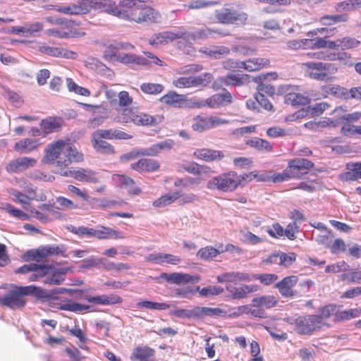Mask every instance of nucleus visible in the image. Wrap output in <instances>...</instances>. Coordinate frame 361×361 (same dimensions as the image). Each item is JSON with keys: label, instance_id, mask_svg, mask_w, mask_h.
Here are the masks:
<instances>
[{"label": "nucleus", "instance_id": "obj_1", "mask_svg": "<svg viewBox=\"0 0 361 361\" xmlns=\"http://www.w3.org/2000/svg\"><path fill=\"white\" fill-rule=\"evenodd\" d=\"M84 160L83 154L78 150L70 138L59 139L48 144L44 149L42 163L54 165L59 171H69L72 163Z\"/></svg>", "mask_w": 361, "mask_h": 361}, {"label": "nucleus", "instance_id": "obj_2", "mask_svg": "<svg viewBox=\"0 0 361 361\" xmlns=\"http://www.w3.org/2000/svg\"><path fill=\"white\" fill-rule=\"evenodd\" d=\"M219 283H226V290L233 300H242L246 298L249 294L257 292L259 290L257 285L242 284L235 286L233 283L240 282H250L251 275L246 272L231 271L223 273L216 277Z\"/></svg>", "mask_w": 361, "mask_h": 361}, {"label": "nucleus", "instance_id": "obj_3", "mask_svg": "<svg viewBox=\"0 0 361 361\" xmlns=\"http://www.w3.org/2000/svg\"><path fill=\"white\" fill-rule=\"evenodd\" d=\"M314 166V164L305 158L288 160L286 168L282 172L274 173V183H282L290 179H300Z\"/></svg>", "mask_w": 361, "mask_h": 361}, {"label": "nucleus", "instance_id": "obj_4", "mask_svg": "<svg viewBox=\"0 0 361 361\" xmlns=\"http://www.w3.org/2000/svg\"><path fill=\"white\" fill-rule=\"evenodd\" d=\"M308 76L318 81H331L338 72L336 63L322 61H308L302 64Z\"/></svg>", "mask_w": 361, "mask_h": 361}, {"label": "nucleus", "instance_id": "obj_5", "mask_svg": "<svg viewBox=\"0 0 361 361\" xmlns=\"http://www.w3.org/2000/svg\"><path fill=\"white\" fill-rule=\"evenodd\" d=\"M42 290L35 286H17L4 297H0V303L11 309L22 308L26 303L25 295L38 294Z\"/></svg>", "mask_w": 361, "mask_h": 361}, {"label": "nucleus", "instance_id": "obj_6", "mask_svg": "<svg viewBox=\"0 0 361 361\" xmlns=\"http://www.w3.org/2000/svg\"><path fill=\"white\" fill-rule=\"evenodd\" d=\"M315 314L295 315L286 319L293 326V330L300 335H312L321 330L320 322Z\"/></svg>", "mask_w": 361, "mask_h": 361}, {"label": "nucleus", "instance_id": "obj_7", "mask_svg": "<svg viewBox=\"0 0 361 361\" xmlns=\"http://www.w3.org/2000/svg\"><path fill=\"white\" fill-rule=\"evenodd\" d=\"M120 123H133L137 126H155L158 123L157 118L144 112H140L137 108H124L117 116Z\"/></svg>", "mask_w": 361, "mask_h": 361}, {"label": "nucleus", "instance_id": "obj_8", "mask_svg": "<svg viewBox=\"0 0 361 361\" xmlns=\"http://www.w3.org/2000/svg\"><path fill=\"white\" fill-rule=\"evenodd\" d=\"M239 185L238 174L234 171H230L214 176L207 183L208 189L218 190L224 192H233Z\"/></svg>", "mask_w": 361, "mask_h": 361}, {"label": "nucleus", "instance_id": "obj_9", "mask_svg": "<svg viewBox=\"0 0 361 361\" xmlns=\"http://www.w3.org/2000/svg\"><path fill=\"white\" fill-rule=\"evenodd\" d=\"M214 16L219 23L224 25H244L247 23L248 19L247 13L231 7H224L221 10H216Z\"/></svg>", "mask_w": 361, "mask_h": 361}, {"label": "nucleus", "instance_id": "obj_10", "mask_svg": "<svg viewBox=\"0 0 361 361\" xmlns=\"http://www.w3.org/2000/svg\"><path fill=\"white\" fill-rule=\"evenodd\" d=\"M161 15L159 11L149 5L145 1L137 0L135 23H159Z\"/></svg>", "mask_w": 361, "mask_h": 361}, {"label": "nucleus", "instance_id": "obj_11", "mask_svg": "<svg viewBox=\"0 0 361 361\" xmlns=\"http://www.w3.org/2000/svg\"><path fill=\"white\" fill-rule=\"evenodd\" d=\"M52 269V265L44 263H29L24 264L16 270L18 274H29L27 276L28 281L43 282L44 279L49 274Z\"/></svg>", "mask_w": 361, "mask_h": 361}, {"label": "nucleus", "instance_id": "obj_12", "mask_svg": "<svg viewBox=\"0 0 361 361\" xmlns=\"http://www.w3.org/2000/svg\"><path fill=\"white\" fill-rule=\"evenodd\" d=\"M212 80L211 73H204L197 76H181L174 79L172 85L178 89L191 87H204L207 86Z\"/></svg>", "mask_w": 361, "mask_h": 361}, {"label": "nucleus", "instance_id": "obj_13", "mask_svg": "<svg viewBox=\"0 0 361 361\" xmlns=\"http://www.w3.org/2000/svg\"><path fill=\"white\" fill-rule=\"evenodd\" d=\"M137 0H121L116 4L114 16L135 23Z\"/></svg>", "mask_w": 361, "mask_h": 361}, {"label": "nucleus", "instance_id": "obj_14", "mask_svg": "<svg viewBox=\"0 0 361 361\" xmlns=\"http://www.w3.org/2000/svg\"><path fill=\"white\" fill-rule=\"evenodd\" d=\"M159 101L167 106L176 109L196 108L193 106V101L189 102L187 95L178 94L175 91L168 92Z\"/></svg>", "mask_w": 361, "mask_h": 361}, {"label": "nucleus", "instance_id": "obj_15", "mask_svg": "<svg viewBox=\"0 0 361 361\" xmlns=\"http://www.w3.org/2000/svg\"><path fill=\"white\" fill-rule=\"evenodd\" d=\"M232 99L231 93L225 91L222 93L214 94L206 100H194L193 106L196 108H202L206 105L211 108H219L230 104L232 102Z\"/></svg>", "mask_w": 361, "mask_h": 361}, {"label": "nucleus", "instance_id": "obj_16", "mask_svg": "<svg viewBox=\"0 0 361 361\" xmlns=\"http://www.w3.org/2000/svg\"><path fill=\"white\" fill-rule=\"evenodd\" d=\"M278 79V74L276 72H268L266 73L259 74L253 78V81L257 84V90L258 94L272 97L276 93V89L274 85L267 84L265 82L267 80H276Z\"/></svg>", "mask_w": 361, "mask_h": 361}, {"label": "nucleus", "instance_id": "obj_17", "mask_svg": "<svg viewBox=\"0 0 361 361\" xmlns=\"http://www.w3.org/2000/svg\"><path fill=\"white\" fill-rule=\"evenodd\" d=\"M59 173L64 177H73L74 179L89 183H98L100 178L97 173L91 169L80 168L77 170L59 171Z\"/></svg>", "mask_w": 361, "mask_h": 361}, {"label": "nucleus", "instance_id": "obj_18", "mask_svg": "<svg viewBox=\"0 0 361 361\" xmlns=\"http://www.w3.org/2000/svg\"><path fill=\"white\" fill-rule=\"evenodd\" d=\"M37 164V159L32 157H19L11 161L5 166L8 173H19L30 168L34 167Z\"/></svg>", "mask_w": 361, "mask_h": 361}, {"label": "nucleus", "instance_id": "obj_19", "mask_svg": "<svg viewBox=\"0 0 361 361\" xmlns=\"http://www.w3.org/2000/svg\"><path fill=\"white\" fill-rule=\"evenodd\" d=\"M298 281V277L295 275L288 276L276 283L274 286L283 298H293L296 295L294 287Z\"/></svg>", "mask_w": 361, "mask_h": 361}, {"label": "nucleus", "instance_id": "obj_20", "mask_svg": "<svg viewBox=\"0 0 361 361\" xmlns=\"http://www.w3.org/2000/svg\"><path fill=\"white\" fill-rule=\"evenodd\" d=\"M87 2L86 0H78L75 4L67 6H51L56 11L66 15H83L87 13Z\"/></svg>", "mask_w": 361, "mask_h": 361}, {"label": "nucleus", "instance_id": "obj_21", "mask_svg": "<svg viewBox=\"0 0 361 361\" xmlns=\"http://www.w3.org/2000/svg\"><path fill=\"white\" fill-rule=\"evenodd\" d=\"M107 98L111 106L119 113L121 109L129 107L133 102V97L129 94L128 92L123 90L118 93V100L116 99V93L109 92L106 93Z\"/></svg>", "mask_w": 361, "mask_h": 361}, {"label": "nucleus", "instance_id": "obj_22", "mask_svg": "<svg viewBox=\"0 0 361 361\" xmlns=\"http://www.w3.org/2000/svg\"><path fill=\"white\" fill-rule=\"evenodd\" d=\"M193 157L205 162L219 161L224 157L222 151L209 148H198L193 152Z\"/></svg>", "mask_w": 361, "mask_h": 361}, {"label": "nucleus", "instance_id": "obj_23", "mask_svg": "<svg viewBox=\"0 0 361 361\" xmlns=\"http://www.w3.org/2000/svg\"><path fill=\"white\" fill-rule=\"evenodd\" d=\"M361 178V161L347 163L345 171L338 176V179L342 182L355 181Z\"/></svg>", "mask_w": 361, "mask_h": 361}, {"label": "nucleus", "instance_id": "obj_24", "mask_svg": "<svg viewBox=\"0 0 361 361\" xmlns=\"http://www.w3.org/2000/svg\"><path fill=\"white\" fill-rule=\"evenodd\" d=\"M160 168V163L153 159L142 158L130 164V169L138 172L152 173L157 171Z\"/></svg>", "mask_w": 361, "mask_h": 361}, {"label": "nucleus", "instance_id": "obj_25", "mask_svg": "<svg viewBox=\"0 0 361 361\" xmlns=\"http://www.w3.org/2000/svg\"><path fill=\"white\" fill-rule=\"evenodd\" d=\"M39 51L45 55L57 58L75 59L77 56L76 52L59 47L44 45L39 47Z\"/></svg>", "mask_w": 361, "mask_h": 361}, {"label": "nucleus", "instance_id": "obj_26", "mask_svg": "<svg viewBox=\"0 0 361 361\" xmlns=\"http://www.w3.org/2000/svg\"><path fill=\"white\" fill-rule=\"evenodd\" d=\"M185 34L171 31L159 32L153 35L149 39V43L153 46L168 44L176 39L183 38Z\"/></svg>", "mask_w": 361, "mask_h": 361}, {"label": "nucleus", "instance_id": "obj_27", "mask_svg": "<svg viewBox=\"0 0 361 361\" xmlns=\"http://www.w3.org/2000/svg\"><path fill=\"white\" fill-rule=\"evenodd\" d=\"M174 145V142L171 139H166L165 140L159 142L151 145L146 149H142V156L156 157L164 151L170 150Z\"/></svg>", "mask_w": 361, "mask_h": 361}, {"label": "nucleus", "instance_id": "obj_28", "mask_svg": "<svg viewBox=\"0 0 361 361\" xmlns=\"http://www.w3.org/2000/svg\"><path fill=\"white\" fill-rule=\"evenodd\" d=\"M71 269L70 267L54 269L52 267L43 283L47 285H59L65 281L67 272L71 271Z\"/></svg>", "mask_w": 361, "mask_h": 361}, {"label": "nucleus", "instance_id": "obj_29", "mask_svg": "<svg viewBox=\"0 0 361 361\" xmlns=\"http://www.w3.org/2000/svg\"><path fill=\"white\" fill-rule=\"evenodd\" d=\"M93 133L106 140H129L133 137L128 133L115 128L98 129Z\"/></svg>", "mask_w": 361, "mask_h": 361}, {"label": "nucleus", "instance_id": "obj_30", "mask_svg": "<svg viewBox=\"0 0 361 361\" xmlns=\"http://www.w3.org/2000/svg\"><path fill=\"white\" fill-rule=\"evenodd\" d=\"M82 298L89 302L103 305L118 304L122 302V298L116 294H111L110 295H101L97 296L85 295Z\"/></svg>", "mask_w": 361, "mask_h": 361}, {"label": "nucleus", "instance_id": "obj_31", "mask_svg": "<svg viewBox=\"0 0 361 361\" xmlns=\"http://www.w3.org/2000/svg\"><path fill=\"white\" fill-rule=\"evenodd\" d=\"M39 145V140L24 138L16 142L13 149L20 154H28L37 150Z\"/></svg>", "mask_w": 361, "mask_h": 361}, {"label": "nucleus", "instance_id": "obj_32", "mask_svg": "<svg viewBox=\"0 0 361 361\" xmlns=\"http://www.w3.org/2000/svg\"><path fill=\"white\" fill-rule=\"evenodd\" d=\"M154 349L147 345L135 347L130 357L132 361H148L154 356Z\"/></svg>", "mask_w": 361, "mask_h": 361}, {"label": "nucleus", "instance_id": "obj_33", "mask_svg": "<svg viewBox=\"0 0 361 361\" xmlns=\"http://www.w3.org/2000/svg\"><path fill=\"white\" fill-rule=\"evenodd\" d=\"M91 142L94 149L101 154H113L115 149L113 145L92 133L91 135Z\"/></svg>", "mask_w": 361, "mask_h": 361}, {"label": "nucleus", "instance_id": "obj_34", "mask_svg": "<svg viewBox=\"0 0 361 361\" xmlns=\"http://www.w3.org/2000/svg\"><path fill=\"white\" fill-rule=\"evenodd\" d=\"M94 238L99 240H106L109 238L123 239L124 235L118 231L114 230L110 227L99 225L94 228Z\"/></svg>", "mask_w": 361, "mask_h": 361}, {"label": "nucleus", "instance_id": "obj_35", "mask_svg": "<svg viewBox=\"0 0 361 361\" xmlns=\"http://www.w3.org/2000/svg\"><path fill=\"white\" fill-rule=\"evenodd\" d=\"M87 2V13L91 9L99 10L109 15L114 16V13L111 11L115 10L116 2L111 0L102 1L101 0H86Z\"/></svg>", "mask_w": 361, "mask_h": 361}, {"label": "nucleus", "instance_id": "obj_36", "mask_svg": "<svg viewBox=\"0 0 361 361\" xmlns=\"http://www.w3.org/2000/svg\"><path fill=\"white\" fill-rule=\"evenodd\" d=\"M63 126V120L59 117H48L42 119L39 123L44 134H49L59 130Z\"/></svg>", "mask_w": 361, "mask_h": 361}, {"label": "nucleus", "instance_id": "obj_37", "mask_svg": "<svg viewBox=\"0 0 361 361\" xmlns=\"http://www.w3.org/2000/svg\"><path fill=\"white\" fill-rule=\"evenodd\" d=\"M147 260L157 264L167 263L170 264H178L180 262L178 256L166 253L149 254L147 257Z\"/></svg>", "mask_w": 361, "mask_h": 361}, {"label": "nucleus", "instance_id": "obj_38", "mask_svg": "<svg viewBox=\"0 0 361 361\" xmlns=\"http://www.w3.org/2000/svg\"><path fill=\"white\" fill-rule=\"evenodd\" d=\"M183 33L185 35L183 38L192 40L205 39L208 37L209 35L213 33H217L222 36H227L229 35L228 32H224L221 30H215L209 27L200 29L192 32H185Z\"/></svg>", "mask_w": 361, "mask_h": 361}, {"label": "nucleus", "instance_id": "obj_39", "mask_svg": "<svg viewBox=\"0 0 361 361\" xmlns=\"http://www.w3.org/2000/svg\"><path fill=\"white\" fill-rule=\"evenodd\" d=\"M126 65L145 66L147 63L145 58L131 53H121L116 61Z\"/></svg>", "mask_w": 361, "mask_h": 361}, {"label": "nucleus", "instance_id": "obj_40", "mask_svg": "<svg viewBox=\"0 0 361 361\" xmlns=\"http://www.w3.org/2000/svg\"><path fill=\"white\" fill-rule=\"evenodd\" d=\"M270 66V61L267 58H252L244 61V69L252 72Z\"/></svg>", "mask_w": 361, "mask_h": 361}, {"label": "nucleus", "instance_id": "obj_41", "mask_svg": "<svg viewBox=\"0 0 361 361\" xmlns=\"http://www.w3.org/2000/svg\"><path fill=\"white\" fill-rule=\"evenodd\" d=\"M196 318L203 319L205 317H226V312L220 307H195Z\"/></svg>", "mask_w": 361, "mask_h": 361}, {"label": "nucleus", "instance_id": "obj_42", "mask_svg": "<svg viewBox=\"0 0 361 361\" xmlns=\"http://www.w3.org/2000/svg\"><path fill=\"white\" fill-rule=\"evenodd\" d=\"M160 278L177 285L186 284L192 281V276L184 273H161Z\"/></svg>", "mask_w": 361, "mask_h": 361}, {"label": "nucleus", "instance_id": "obj_43", "mask_svg": "<svg viewBox=\"0 0 361 361\" xmlns=\"http://www.w3.org/2000/svg\"><path fill=\"white\" fill-rule=\"evenodd\" d=\"M220 80L221 83L226 86H241L249 82V75L247 74H228L222 77Z\"/></svg>", "mask_w": 361, "mask_h": 361}, {"label": "nucleus", "instance_id": "obj_44", "mask_svg": "<svg viewBox=\"0 0 361 361\" xmlns=\"http://www.w3.org/2000/svg\"><path fill=\"white\" fill-rule=\"evenodd\" d=\"M80 25L75 20H67L64 25L61 27V31L68 35V38L80 37L85 35V32L77 26Z\"/></svg>", "mask_w": 361, "mask_h": 361}, {"label": "nucleus", "instance_id": "obj_45", "mask_svg": "<svg viewBox=\"0 0 361 361\" xmlns=\"http://www.w3.org/2000/svg\"><path fill=\"white\" fill-rule=\"evenodd\" d=\"M252 302L256 307H261L262 309H271L278 304L279 300L274 295H266L254 298Z\"/></svg>", "mask_w": 361, "mask_h": 361}, {"label": "nucleus", "instance_id": "obj_46", "mask_svg": "<svg viewBox=\"0 0 361 361\" xmlns=\"http://www.w3.org/2000/svg\"><path fill=\"white\" fill-rule=\"evenodd\" d=\"M336 304H328L322 307L319 310V314H316L318 317V320L320 322V326L322 328L324 326H329L328 324L324 322V319L330 318L331 316L335 317L336 312Z\"/></svg>", "mask_w": 361, "mask_h": 361}, {"label": "nucleus", "instance_id": "obj_47", "mask_svg": "<svg viewBox=\"0 0 361 361\" xmlns=\"http://www.w3.org/2000/svg\"><path fill=\"white\" fill-rule=\"evenodd\" d=\"M361 314V308H352L347 310H340L336 305V316L334 318L335 322L347 321L353 318L358 317Z\"/></svg>", "mask_w": 361, "mask_h": 361}, {"label": "nucleus", "instance_id": "obj_48", "mask_svg": "<svg viewBox=\"0 0 361 361\" xmlns=\"http://www.w3.org/2000/svg\"><path fill=\"white\" fill-rule=\"evenodd\" d=\"M245 144L258 151L271 152L273 150V146L269 141L259 137L247 139Z\"/></svg>", "mask_w": 361, "mask_h": 361}, {"label": "nucleus", "instance_id": "obj_49", "mask_svg": "<svg viewBox=\"0 0 361 361\" xmlns=\"http://www.w3.org/2000/svg\"><path fill=\"white\" fill-rule=\"evenodd\" d=\"M42 247V252L44 258H46L49 256L52 255H61L63 257H68V255L66 254V247L63 245H47Z\"/></svg>", "mask_w": 361, "mask_h": 361}, {"label": "nucleus", "instance_id": "obj_50", "mask_svg": "<svg viewBox=\"0 0 361 361\" xmlns=\"http://www.w3.org/2000/svg\"><path fill=\"white\" fill-rule=\"evenodd\" d=\"M90 306L75 302L71 300H67L59 304L57 308L60 310H66L73 312H79L85 310H88Z\"/></svg>", "mask_w": 361, "mask_h": 361}, {"label": "nucleus", "instance_id": "obj_51", "mask_svg": "<svg viewBox=\"0 0 361 361\" xmlns=\"http://www.w3.org/2000/svg\"><path fill=\"white\" fill-rule=\"evenodd\" d=\"M180 197V192L176 191L173 194H165L156 199L152 205L154 207H163L174 202Z\"/></svg>", "mask_w": 361, "mask_h": 361}, {"label": "nucleus", "instance_id": "obj_52", "mask_svg": "<svg viewBox=\"0 0 361 361\" xmlns=\"http://www.w3.org/2000/svg\"><path fill=\"white\" fill-rule=\"evenodd\" d=\"M9 192L14 197L13 200L16 202L22 204L23 205L28 204L29 201L35 197V190L32 188L27 191L28 195H25L15 189H11Z\"/></svg>", "mask_w": 361, "mask_h": 361}, {"label": "nucleus", "instance_id": "obj_53", "mask_svg": "<svg viewBox=\"0 0 361 361\" xmlns=\"http://www.w3.org/2000/svg\"><path fill=\"white\" fill-rule=\"evenodd\" d=\"M285 102L291 105H305L308 103L309 99L307 97L300 93L288 92L284 97Z\"/></svg>", "mask_w": 361, "mask_h": 361}, {"label": "nucleus", "instance_id": "obj_54", "mask_svg": "<svg viewBox=\"0 0 361 361\" xmlns=\"http://www.w3.org/2000/svg\"><path fill=\"white\" fill-rule=\"evenodd\" d=\"M1 208L5 209L10 216L21 220H28L30 216L19 209L16 208L10 203H3Z\"/></svg>", "mask_w": 361, "mask_h": 361}, {"label": "nucleus", "instance_id": "obj_55", "mask_svg": "<svg viewBox=\"0 0 361 361\" xmlns=\"http://www.w3.org/2000/svg\"><path fill=\"white\" fill-rule=\"evenodd\" d=\"M68 228L71 233L80 238H94V228H88L83 226L78 227L71 226Z\"/></svg>", "mask_w": 361, "mask_h": 361}, {"label": "nucleus", "instance_id": "obj_56", "mask_svg": "<svg viewBox=\"0 0 361 361\" xmlns=\"http://www.w3.org/2000/svg\"><path fill=\"white\" fill-rule=\"evenodd\" d=\"M119 54L118 47L116 44H109L104 45L103 51V58L106 61H116Z\"/></svg>", "mask_w": 361, "mask_h": 361}, {"label": "nucleus", "instance_id": "obj_57", "mask_svg": "<svg viewBox=\"0 0 361 361\" xmlns=\"http://www.w3.org/2000/svg\"><path fill=\"white\" fill-rule=\"evenodd\" d=\"M326 92L339 99H349V90L338 85L328 87Z\"/></svg>", "mask_w": 361, "mask_h": 361}, {"label": "nucleus", "instance_id": "obj_58", "mask_svg": "<svg viewBox=\"0 0 361 361\" xmlns=\"http://www.w3.org/2000/svg\"><path fill=\"white\" fill-rule=\"evenodd\" d=\"M183 169L193 175H201L202 173H209L211 168L204 165H200L197 163L192 162L183 166Z\"/></svg>", "mask_w": 361, "mask_h": 361}, {"label": "nucleus", "instance_id": "obj_59", "mask_svg": "<svg viewBox=\"0 0 361 361\" xmlns=\"http://www.w3.org/2000/svg\"><path fill=\"white\" fill-rule=\"evenodd\" d=\"M212 246H206L200 249L197 256L202 259H211L221 253V250Z\"/></svg>", "mask_w": 361, "mask_h": 361}, {"label": "nucleus", "instance_id": "obj_60", "mask_svg": "<svg viewBox=\"0 0 361 361\" xmlns=\"http://www.w3.org/2000/svg\"><path fill=\"white\" fill-rule=\"evenodd\" d=\"M164 87L161 84L144 82L140 85L141 91L147 94H158L163 92Z\"/></svg>", "mask_w": 361, "mask_h": 361}, {"label": "nucleus", "instance_id": "obj_61", "mask_svg": "<svg viewBox=\"0 0 361 361\" xmlns=\"http://www.w3.org/2000/svg\"><path fill=\"white\" fill-rule=\"evenodd\" d=\"M197 289L199 290L200 295L202 297L219 295L224 292V288L219 286H208L201 289L197 286Z\"/></svg>", "mask_w": 361, "mask_h": 361}, {"label": "nucleus", "instance_id": "obj_62", "mask_svg": "<svg viewBox=\"0 0 361 361\" xmlns=\"http://www.w3.org/2000/svg\"><path fill=\"white\" fill-rule=\"evenodd\" d=\"M42 251V247L27 250L23 254V259L25 262L34 261V263H39L44 259Z\"/></svg>", "mask_w": 361, "mask_h": 361}, {"label": "nucleus", "instance_id": "obj_63", "mask_svg": "<svg viewBox=\"0 0 361 361\" xmlns=\"http://www.w3.org/2000/svg\"><path fill=\"white\" fill-rule=\"evenodd\" d=\"M252 281V280H258L260 283L264 286H270L275 283L278 279V275L275 274H254L251 276Z\"/></svg>", "mask_w": 361, "mask_h": 361}, {"label": "nucleus", "instance_id": "obj_64", "mask_svg": "<svg viewBox=\"0 0 361 361\" xmlns=\"http://www.w3.org/2000/svg\"><path fill=\"white\" fill-rule=\"evenodd\" d=\"M192 128L197 132H202L210 129L209 117L197 116L195 118V123L192 125Z\"/></svg>", "mask_w": 361, "mask_h": 361}]
</instances>
